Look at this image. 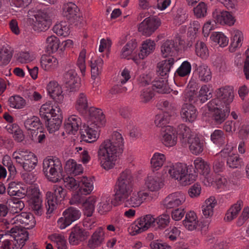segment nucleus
I'll return each mask as SVG.
<instances>
[{
	"label": "nucleus",
	"mask_w": 249,
	"mask_h": 249,
	"mask_svg": "<svg viewBox=\"0 0 249 249\" xmlns=\"http://www.w3.org/2000/svg\"><path fill=\"white\" fill-rule=\"evenodd\" d=\"M63 81L68 85L71 91L75 90L79 87V78L74 69H70L64 74Z\"/></svg>",
	"instance_id": "20"
},
{
	"label": "nucleus",
	"mask_w": 249,
	"mask_h": 249,
	"mask_svg": "<svg viewBox=\"0 0 249 249\" xmlns=\"http://www.w3.org/2000/svg\"><path fill=\"white\" fill-rule=\"evenodd\" d=\"M53 32L59 36L66 37L70 34L69 24L66 21H62L56 24L53 27Z\"/></svg>",
	"instance_id": "44"
},
{
	"label": "nucleus",
	"mask_w": 249,
	"mask_h": 249,
	"mask_svg": "<svg viewBox=\"0 0 249 249\" xmlns=\"http://www.w3.org/2000/svg\"><path fill=\"white\" fill-rule=\"evenodd\" d=\"M129 198L128 197L124 201L125 204L129 207H138L149 196V193L146 192L139 191L136 193H133L130 194Z\"/></svg>",
	"instance_id": "18"
},
{
	"label": "nucleus",
	"mask_w": 249,
	"mask_h": 249,
	"mask_svg": "<svg viewBox=\"0 0 249 249\" xmlns=\"http://www.w3.org/2000/svg\"><path fill=\"white\" fill-rule=\"evenodd\" d=\"M191 152L195 155L201 153L204 149V143L196 135H192L187 142Z\"/></svg>",
	"instance_id": "31"
},
{
	"label": "nucleus",
	"mask_w": 249,
	"mask_h": 249,
	"mask_svg": "<svg viewBox=\"0 0 249 249\" xmlns=\"http://www.w3.org/2000/svg\"><path fill=\"white\" fill-rule=\"evenodd\" d=\"M137 46V43L135 40L128 42L122 50L121 57L124 58L131 55Z\"/></svg>",
	"instance_id": "61"
},
{
	"label": "nucleus",
	"mask_w": 249,
	"mask_h": 249,
	"mask_svg": "<svg viewBox=\"0 0 249 249\" xmlns=\"http://www.w3.org/2000/svg\"><path fill=\"white\" fill-rule=\"evenodd\" d=\"M81 124V119L79 117L76 115L71 116L65 123L64 128L66 132L69 134H74L78 130Z\"/></svg>",
	"instance_id": "28"
},
{
	"label": "nucleus",
	"mask_w": 249,
	"mask_h": 249,
	"mask_svg": "<svg viewBox=\"0 0 249 249\" xmlns=\"http://www.w3.org/2000/svg\"><path fill=\"white\" fill-rule=\"evenodd\" d=\"M36 21L33 25V29L37 32L47 30L51 25V20L49 15L44 12L39 11L35 16Z\"/></svg>",
	"instance_id": "15"
},
{
	"label": "nucleus",
	"mask_w": 249,
	"mask_h": 249,
	"mask_svg": "<svg viewBox=\"0 0 249 249\" xmlns=\"http://www.w3.org/2000/svg\"><path fill=\"white\" fill-rule=\"evenodd\" d=\"M195 16L197 18H204L207 13V6L204 2H200L194 8Z\"/></svg>",
	"instance_id": "64"
},
{
	"label": "nucleus",
	"mask_w": 249,
	"mask_h": 249,
	"mask_svg": "<svg viewBox=\"0 0 249 249\" xmlns=\"http://www.w3.org/2000/svg\"><path fill=\"white\" fill-rule=\"evenodd\" d=\"M9 209L13 213H18L24 208V202L19 198L14 197L9 201Z\"/></svg>",
	"instance_id": "54"
},
{
	"label": "nucleus",
	"mask_w": 249,
	"mask_h": 249,
	"mask_svg": "<svg viewBox=\"0 0 249 249\" xmlns=\"http://www.w3.org/2000/svg\"><path fill=\"white\" fill-rule=\"evenodd\" d=\"M184 41L180 37H177L175 41L167 40L162 43L160 49L163 57L172 56L177 53L178 50L184 46Z\"/></svg>",
	"instance_id": "7"
},
{
	"label": "nucleus",
	"mask_w": 249,
	"mask_h": 249,
	"mask_svg": "<svg viewBox=\"0 0 249 249\" xmlns=\"http://www.w3.org/2000/svg\"><path fill=\"white\" fill-rule=\"evenodd\" d=\"M134 179L131 171L126 169L121 173L115 185L116 201L124 202L133 190Z\"/></svg>",
	"instance_id": "3"
},
{
	"label": "nucleus",
	"mask_w": 249,
	"mask_h": 249,
	"mask_svg": "<svg viewBox=\"0 0 249 249\" xmlns=\"http://www.w3.org/2000/svg\"><path fill=\"white\" fill-rule=\"evenodd\" d=\"M90 123L100 126L105 123V117L101 109L91 107L88 110Z\"/></svg>",
	"instance_id": "26"
},
{
	"label": "nucleus",
	"mask_w": 249,
	"mask_h": 249,
	"mask_svg": "<svg viewBox=\"0 0 249 249\" xmlns=\"http://www.w3.org/2000/svg\"><path fill=\"white\" fill-rule=\"evenodd\" d=\"M79 191L82 195L89 194L93 189V181L91 178L82 177L78 180Z\"/></svg>",
	"instance_id": "30"
},
{
	"label": "nucleus",
	"mask_w": 249,
	"mask_h": 249,
	"mask_svg": "<svg viewBox=\"0 0 249 249\" xmlns=\"http://www.w3.org/2000/svg\"><path fill=\"white\" fill-rule=\"evenodd\" d=\"M67 194V191L62 186L54 185L53 192L48 191L46 194V208L47 213H52L63 201Z\"/></svg>",
	"instance_id": "5"
},
{
	"label": "nucleus",
	"mask_w": 249,
	"mask_h": 249,
	"mask_svg": "<svg viewBox=\"0 0 249 249\" xmlns=\"http://www.w3.org/2000/svg\"><path fill=\"white\" fill-rule=\"evenodd\" d=\"M77 110L80 113L84 114L87 112L88 108V102L87 95L84 93H80L78 95L75 105Z\"/></svg>",
	"instance_id": "41"
},
{
	"label": "nucleus",
	"mask_w": 249,
	"mask_h": 249,
	"mask_svg": "<svg viewBox=\"0 0 249 249\" xmlns=\"http://www.w3.org/2000/svg\"><path fill=\"white\" fill-rule=\"evenodd\" d=\"M61 113V110L58 106L53 105L50 103H46L42 105L39 111L41 118L44 120L53 117L56 114Z\"/></svg>",
	"instance_id": "17"
},
{
	"label": "nucleus",
	"mask_w": 249,
	"mask_h": 249,
	"mask_svg": "<svg viewBox=\"0 0 249 249\" xmlns=\"http://www.w3.org/2000/svg\"><path fill=\"white\" fill-rule=\"evenodd\" d=\"M188 170L187 165L182 163H177L167 167L168 174L172 178L178 180L188 172Z\"/></svg>",
	"instance_id": "24"
},
{
	"label": "nucleus",
	"mask_w": 249,
	"mask_h": 249,
	"mask_svg": "<svg viewBox=\"0 0 249 249\" xmlns=\"http://www.w3.org/2000/svg\"><path fill=\"white\" fill-rule=\"evenodd\" d=\"M99 126L88 122V124H84L80 129V133L82 140L87 142L91 143L95 142L99 136L98 127Z\"/></svg>",
	"instance_id": "9"
},
{
	"label": "nucleus",
	"mask_w": 249,
	"mask_h": 249,
	"mask_svg": "<svg viewBox=\"0 0 249 249\" xmlns=\"http://www.w3.org/2000/svg\"><path fill=\"white\" fill-rule=\"evenodd\" d=\"M213 18L216 23L221 25H233L235 21L232 14L228 11L215 9L212 13Z\"/></svg>",
	"instance_id": "12"
},
{
	"label": "nucleus",
	"mask_w": 249,
	"mask_h": 249,
	"mask_svg": "<svg viewBox=\"0 0 249 249\" xmlns=\"http://www.w3.org/2000/svg\"><path fill=\"white\" fill-rule=\"evenodd\" d=\"M104 229L100 227L93 232L88 240V247L91 249H95L100 247L105 241Z\"/></svg>",
	"instance_id": "19"
},
{
	"label": "nucleus",
	"mask_w": 249,
	"mask_h": 249,
	"mask_svg": "<svg viewBox=\"0 0 249 249\" xmlns=\"http://www.w3.org/2000/svg\"><path fill=\"white\" fill-rule=\"evenodd\" d=\"M183 224L189 231L196 229L198 226V220L196 213L191 211L187 213L185 219L183 221Z\"/></svg>",
	"instance_id": "35"
},
{
	"label": "nucleus",
	"mask_w": 249,
	"mask_h": 249,
	"mask_svg": "<svg viewBox=\"0 0 249 249\" xmlns=\"http://www.w3.org/2000/svg\"><path fill=\"white\" fill-rule=\"evenodd\" d=\"M176 134L178 135L180 142L184 146H187L189 139L192 138V135H194L191 134L190 128L184 124H181L178 126Z\"/></svg>",
	"instance_id": "34"
},
{
	"label": "nucleus",
	"mask_w": 249,
	"mask_h": 249,
	"mask_svg": "<svg viewBox=\"0 0 249 249\" xmlns=\"http://www.w3.org/2000/svg\"><path fill=\"white\" fill-rule=\"evenodd\" d=\"M112 208V200L111 198L104 196L101 202L99 204L98 212L102 214L109 212Z\"/></svg>",
	"instance_id": "58"
},
{
	"label": "nucleus",
	"mask_w": 249,
	"mask_h": 249,
	"mask_svg": "<svg viewBox=\"0 0 249 249\" xmlns=\"http://www.w3.org/2000/svg\"><path fill=\"white\" fill-rule=\"evenodd\" d=\"M155 46L156 44L153 40L146 39L144 41L142 44L140 52L139 53V58L143 59L147 57L154 52Z\"/></svg>",
	"instance_id": "37"
},
{
	"label": "nucleus",
	"mask_w": 249,
	"mask_h": 249,
	"mask_svg": "<svg viewBox=\"0 0 249 249\" xmlns=\"http://www.w3.org/2000/svg\"><path fill=\"white\" fill-rule=\"evenodd\" d=\"M78 11V8L75 4L69 3L65 7L64 15L69 20L75 19L77 17Z\"/></svg>",
	"instance_id": "46"
},
{
	"label": "nucleus",
	"mask_w": 249,
	"mask_h": 249,
	"mask_svg": "<svg viewBox=\"0 0 249 249\" xmlns=\"http://www.w3.org/2000/svg\"><path fill=\"white\" fill-rule=\"evenodd\" d=\"M217 204V201L213 196L207 199L204 204L202 206V212L203 216L206 218L211 217L213 214V208Z\"/></svg>",
	"instance_id": "32"
},
{
	"label": "nucleus",
	"mask_w": 249,
	"mask_h": 249,
	"mask_svg": "<svg viewBox=\"0 0 249 249\" xmlns=\"http://www.w3.org/2000/svg\"><path fill=\"white\" fill-rule=\"evenodd\" d=\"M243 40V35L242 33L238 30H234L233 31V36L229 48V51L231 52H235L237 48L241 46V42Z\"/></svg>",
	"instance_id": "42"
},
{
	"label": "nucleus",
	"mask_w": 249,
	"mask_h": 249,
	"mask_svg": "<svg viewBox=\"0 0 249 249\" xmlns=\"http://www.w3.org/2000/svg\"><path fill=\"white\" fill-rule=\"evenodd\" d=\"M40 64L45 71H52L57 68L58 61L56 58L53 56L42 55L40 58Z\"/></svg>",
	"instance_id": "27"
},
{
	"label": "nucleus",
	"mask_w": 249,
	"mask_h": 249,
	"mask_svg": "<svg viewBox=\"0 0 249 249\" xmlns=\"http://www.w3.org/2000/svg\"><path fill=\"white\" fill-rule=\"evenodd\" d=\"M3 224L7 232L14 237H20L26 233L25 229L33 228L36 221L33 215L29 213H21L9 220L5 219Z\"/></svg>",
	"instance_id": "2"
},
{
	"label": "nucleus",
	"mask_w": 249,
	"mask_h": 249,
	"mask_svg": "<svg viewBox=\"0 0 249 249\" xmlns=\"http://www.w3.org/2000/svg\"><path fill=\"white\" fill-rule=\"evenodd\" d=\"M145 185L150 191L155 192L162 188L164 183L160 175L156 173L147 177L145 180Z\"/></svg>",
	"instance_id": "23"
},
{
	"label": "nucleus",
	"mask_w": 249,
	"mask_h": 249,
	"mask_svg": "<svg viewBox=\"0 0 249 249\" xmlns=\"http://www.w3.org/2000/svg\"><path fill=\"white\" fill-rule=\"evenodd\" d=\"M12 57V53L9 48L2 47L0 50V66L7 65Z\"/></svg>",
	"instance_id": "56"
},
{
	"label": "nucleus",
	"mask_w": 249,
	"mask_h": 249,
	"mask_svg": "<svg viewBox=\"0 0 249 249\" xmlns=\"http://www.w3.org/2000/svg\"><path fill=\"white\" fill-rule=\"evenodd\" d=\"M124 140L121 133L114 131L102 142L97 151V159L101 166L106 170L111 169L123 152Z\"/></svg>",
	"instance_id": "1"
},
{
	"label": "nucleus",
	"mask_w": 249,
	"mask_h": 249,
	"mask_svg": "<svg viewBox=\"0 0 249 249\" xmlns=\"http://www.w3.org/2000/svg\"><path fill=\"white\" fill-rule=\"evenodd\" d=\"M185 199V195L183 193L177 192L168 195L162 201V204L166 209H172L182 205Z\"/></svg>",
	"instance_id": "13"
},
{
	"label": "nucleus",
	"mask_w": 249,
	"mask_h": 249,
	"mask_svg": "<svg viewBox=\"0 0 249 249\" xmlns=\"http://www.w3.org/2000/svg\"><path fill=\"white\" fill-rule=\"evenodd\" d=\"M46 44L48 51L52 53L56 52L59 48V40L55 36H48Z\"/></svg>",
	"instance_id": "63"
},
{
	"label": "nucleus",
	"mask_w": 249,
	"mask_h": 249,
	"mask_svg": "<svg viewBox=\"0 0 249 249\" xmlns=\"http://www.w3.org/2000/svg\"><path fill=\"white\" fill-rule=\"evenodd\" d=\"M165 160L164 154L159 153H155L151 160L152 167L156 170H159L163 166Z\"/></svg>",
	"instance_id": "51"
},
{
	"label": "nucleus",
	"mask_w": 249,
	"mask_h": 249,
	"mask_svg": "<svg viewBox=\"0 0 249 249\" xmlns=\"http://www.w3.org/2000/svg\"><path fill=\"white\" fill-rule=\"evenodd\" d=\"M89 233L85 229L75 226L71 229L69 240L71 245H77L85 240L89 236Z\"/></svg>",
	"instance_id": "14"
},
{
	"label": "nucleus",
	"mask_w": 249,
	"mask_h": 249,
	"mask_svg": "<svg viewBox=\"0 0 249 249\" xmlns=\"http://www.w3.org/2000/svg\"><path fill=\"white\" fill-rule=\"evenodd\" d=\"M230 111V108H226L222 110L220 109H214L212 114V120L215 124H220L223 123L227 118Z\"/></svg>",
	"instance_id": "38"
},
{
	"label": "nucleus",
	"mask_w": 249,
	"mask_h": 249,
	"mask_svg": "<svg viewBox=\"0 0 249 249\" xmlns=\"http://www.w3.org/2000/svg\"><path fill=\"white\" fill-rule=\"evenodd\" d=\"M175 62V59L171 57L159 62L157 65L158 73L166 78Z\"/></svg>",
	"instance_id": "29"
},
{
	"label": "nucleus",
	"mask_w": 249,
	"mask_h": 249,
	"mask_svg": "<svg viewBox=\"0 0 249 249\" xmlns=\"http://www.w3.org/2000/svg\"><path fill=\"white\" fill-rule=\"evenodd\" d=\"M180 116L185 122H193L196 118L197 112L195 107L191 104H184L180 110Z\"/></svg>",
	"instance_id": "21"
},
{
	"label": "nucleus",
	"mask_w": 249,
	"mask_h": 249,
	"mask_svg": "<svg viewBox=\"0 0 249 249\" xmlns=\"http://www.w3.org/2000/svg\"><path fill=\"white\" fill-rule=\"evenodd\" d=\"M233 147L229 145L222 150L220 155L224 158L227 159V164L229 167L232 169L237 168L241 166L242 159L237 154L232 152Z\"/></svg>",
	"instance_id": "11"
},
{
	"label": "nucleus",
	"mask_w": 249,
	"mask_h": 249,
	"mask_svg": "<svg viewBox=\"0 0 249 249\" xmlns=\"http://www.w3.org/2000/svg\"><path fill=\"white\" fill-rule=\"evenodd\" d=\"M40 125V120L36 116H33L27 119L24 122V126L27 130L34 131L38 129Z\"/></svg>",
	"instance_id": "57"
},
{
	"label": "nucleus",
	"mask_w": 249,
	"mask_h": 249,
	"mask_svg": "<svg viewBox=\"0 0 249 249\" xmlns=\"http://www.w3.org/2000/svg\"><path fill=\"white\" fill-rule=\"evenodd\" d=\"M167 80L165 78H160L153 82L151 89L159 93H166L169 92V88L167 84Z\"/></svg>",
	"instance_id": "39"
},
{
	"label": "nucleus",
	"mask_w": 249,
	"mask_h": 249,
	"mask_svg": "<svg viewBox=\"0 0 249 249\" xmlns=\"http://www.w3.org/2000/svg\"><path fill=\"white\" fill-rule=\"evenodd\" d=\"M62 118L61 113L56 114L53 117L45 119L46 125L50 133H53L59 129L62 124Z\"/></svg>",
	"instance_id": "33"
},
{
	"label": "nucleus",
	"mask_w": 249,
	"mask_h": 249,
	"mask_svg": "<svg viewBox=\"0 0 249 249\" xmlns=\"http://www.w3.org/2000/svg\"><path fill=\"white\" fill-rule=\"evenodd\" d=\"M42 202L41 197L30 198L29 200L30 208L36 215H40L43 213Z\"/></svg>",
	"instance_id": "50"
},
{
	"label": "nucleus",
	"mask_w": 249,
	"mask_h": 249,
	"mask_svg": "<svg viewBox=\"0 0 249 249\" xmlns=\"http://www.w3.org/2000/svg\"><path fill=\"white\" fill-rule=\"evenodd\" d=\"M177 134L170 126H167L161 133V142L167 147L175 145L177 142Z\"/></svg>",
	"instance_id": "22"
},
{
	"label": "nucleus",
	"mask_w": 249,
	"mask_h": 249,
	"mask_svg": "<svg viewBox=\"0 0 249 249\" xmlns=\"http://www.w3.org/2000/svg\"><path fill=\"white\" fill-rule=\"evenodd\" d=\"M37 163V159L35 155L32 153L31 155L23 162L20 166L25 171L31 172L35 169Z\"/></svg>",
	"instance_id": "53"
},
{
	"label": "nucleus",
	"mask_w": 249,
	"mask_h": 249,
	"mask_svg": "<svg viewBox=\"0 0 249 249\" xmlns=\"http://www.w3.org/2000/svg\"><path fill=\"white\" fill-rule=\"evenodd\" d=\"M211 37L213 41L217 43L221 47H224L228 44V38L221 32L215 33Z\"/></svg>",
	"instance_id": "62"
},
{
	"label": "nucleus",
	"mask_w": 249,
	"mask_h": 249,
	"mask_svg": "<svg viewBox=\"0 0 249 249\" xmlns=\"http://www.w3.org/2000/svg\"><path fill=\"white\" fill-rule=\"evenodd\" d=\"M196 54L203 59H206L209 56V51L206 45L202 41H197L195 45Z\"/></svg>",
	"instance_id": "48"
},
{
	"label": "nucleus",
	"mask_w": 249,
	"mask_h": 249,
	"mask_svg": "<svg viewBox=\"0 0 249 249\" xmlns=\"http://www.w3.org/2000/svg\"><path fill=\"white\" fill-rule=\"evenodd\" d=\"M195 168L199 174L206 177L211 172L210 164L201 158H197L194 161Z\"/></svg>",
	"instance_id": "36"
},
{
	"label": "nucleus",
	"mask_w": 249,
	"mask_h": 249,
	"mask_svg": "<svg viewBox=\"0 0 249 249\" xmlns=\"http://www.w3.org/2000/svg\"><path fill=\"white\" fill-rule=\"evenodd\" d=\"M198 77L202 81L208 82L212 78V73L210 69L205 65H202L197 68Z\"/></svg>",
	"instance_id": "47"
},
{
	"label": "nucleus",
	"mask_w": 249,
	"mask_h": 249,
	"mask_svg": "<svg viewBox=\"0 0 249 249\" xmlns=\"http://www.w3.org/2000/svg\"><path fill=\"white\" fill-rule=\"evenodd\" d=\"M160 23L159 18L148 17L139 24L138 31L142 35L149 36L158 29Z\"/></svg>",
	"instance_id": "8"
},
{
	"label": "nucleus",
	"mask_w": 249,
	"mask_h": 249,
	"mask_svg": "<svg viewBox=\"0 0 249 249\" xmlns=\"http://www.w3.org/2000/svg\"><path fill=\"white\" fill-rule=\"evenodd\" d=\"M47 90L53 99H55L57 97H59L62 93L61 87L55 81H51L48 84Z\"/></svg>",
	"instance_id": "52"
},
{
	"label": "nucleus",
	"mask_w": 249,
	"mask_h": 249,
	"mask_svg": "<svg viewBox=\"0 0 249 249\" xmlns=\"http://www.w3.org/2000/svg\"><path fill=\"white\" fill-rule=\"evenodd\" d=\"M226 136L220 129L215 130L211 135V141L215 144L222 145L225 143Z\"/></svg>",
	"instance_id": "59"
},
{
	"label": "nucleus",
	"mask_w": 249,
	"mask_h": 249,
	"mask_svg": "<svg viewBox=\"0 0 249 249\" xmlns=\"http://www.w3.org/2000/svg\"><path fill=\"white\" fill-rule=\"evenodd\" d=\"M10 106L13 108L20 109L25 105V100L19 95L11 96L8 100Z\"/></svg>",
	"instance_id": "60"
},
{
	"label": "nucleus",
	"mask_w": 249,
	"mask_h": 249,
	"mask_svg": "<svg viewBox=\"0 0 249 249\" xmlns=\"http://www.w3.org/2000/svg\"><path fill=\"white\" fill-rule=\"evenodd\" d=\"M65 169L70 174L76 176L83 172V167L72 159L68 160L65 165Z\"/></svg>",
	"instance_id": "43"
},
{
	"label": "nucleus",
	"mask_w": 249,
	"mask_h": 249,
	"mask_svg": "<svg viewBox=\"0 0 249 249\" xmlns=\"http://www.w3.org/2000/svg\"><path fill=\"white\" fill-rule=\"evenodd\" d=\"M13 239H4L2 241L0 249H21L23 245L18 242L21 240V238L19 237H14Z\"/></svg>",
	"instance_id": "40"
},
{
	"label": "nucleus",
	"mask_w": 249,
	"mask_h": 249,
	"mask_svg": "<svg viewBox=\"0 0 249 249\" xmlns=\"http://www.w3.org/2000/svg\"><path fill=\"white\" fill-rule=\"evenodd\" d=\"M43 172L50 181L53 183L59 181L63 177V168L60 160L56 157L45 159L43 162Z\"/></svg>",
	"instance_id": "4"
},
{
	"label": "nucleus",
	"mask_w": 249,
	"mask_h": 249,
	"mask_svg": "<svg viewBox=\"0 0 249 249\" xmlns=\"http://www.w3.org/2000/svg\"><path fill=\"white\" fill-rule=\"evenodd\" d=\"M32 152L24 149H18L12 154V157L14 159L16 162L20 166L23 162L31 155Z\"/></svg>",
	"instance_id": "49"
},
{
	"label": "nucleus",
	"mask_w": 249,
	"mask_h": 249,
	"mask_svg": "<svg viewBox=\"0 0 249 249\" xmlns=\"http://www.w3.org/2000/svg\"><path fill=\"white\" fill-rule=\"evenodd\" d=\"M216 96L220 101V104L226 108H230L229 105L233 99V89L231 87L228 86L220 88L216 93Z\"/></svg>",
	"instance_id": "16"
},
{
	"label": "nucleus",
	"mask_w": 249,
	"mask_h": 249,
	"mask_svg": "<svg viewBox=\"0 0 249 249\" xmlns=\"http://www.w3.org/2000/svg\"><path fill=\"white\" fill-rule=\"evenodd\" d=\"M96 198L95 196L89 197L83 203L84 214L87 217H90L95 209Z\"/></svg>",
	"instance_id": "45"
},
{
	"label": "nucleus",
	"mask_w": 249,
	"mask_h": 249,
	"mask_svg": "<svg viewBox=\"0 0 249 249\" xmlns=\"http://www.w3.org/2000/svg\"><path fill=\"white\" fill-rule=\"evenodd\" d=\"M103 63V60L100 58L91 61V73L92 78L95 79L101 72Z\"/></svg>",
	"instance_id": "55"
},
{
	"label": "nucleus",
	"mask_w": 249,
	"mask_h": 249,
	"mask_svg": "<svg viewBox=\"0 0 249 249\" xmlns=\"http://www.w3.org/2000/svg\"><path fill=\"white\" fill-rule=\"evenodd\" d=\"M80 216L81 213L78 210L70 207L63 212V217L58 220V227L61 229H64L73 222L78 219Z\"/></svg>",
	"instance_id": "6"
},
{
	"label": "nucleus",
	"mask_w": 249,
	"mask_h": 249,
	"mask_svg": "<svg viewBox=\"0 0 249 249\" xmlns=\"http://www.w3.org/2000/svg\"><path fill=\"white\" fill-rule=\"evenodd\" d=\"M155 226V218L151 214H147L138 219L132 225V229L134 234H138Z\"/></svg>",
	"instance_id": "10"
},
{
	"label": "nucleus",
	"mask_w": 249,
	"mask_h": 249,
	"mask_svg": "<svg viewBox=\"0 0 249 249\" xmlns=\"http://www.w3.org/2000/svg\"><path fill=\"white\" fill-rule=\"evenodd\" d=\"M7 193L11 196H16L21 198H23L26 195L27 191L21 183L12 181L8 184Z\"/></svg>",
	"instance_id": "25"
}]
</instances>
